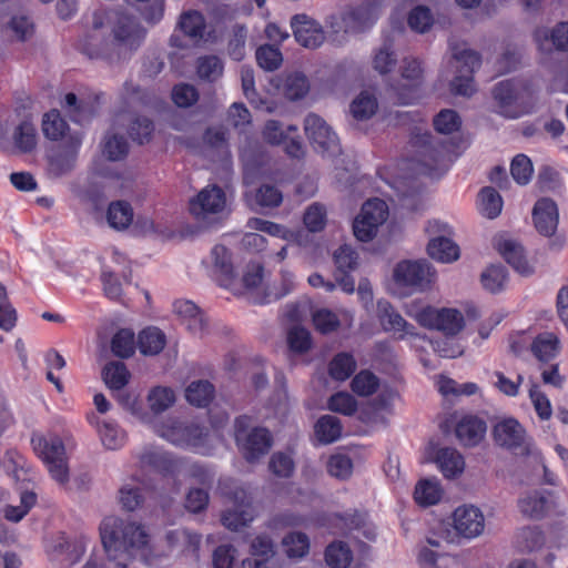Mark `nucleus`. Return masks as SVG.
Segmentation results:
<instances>
[{"label":"nucleus","mask_w":568,"mask_h":568,"mask_svg":"<svg viewBox=\"0 0 568 568\" xmlns=\"http://www.w3.org/2000/svg\"><path fill=\"white\" fill-rule=\"evenodd\" d=\"M146 33L140 19L132 13L94 11L91 28L81 38L79 49L89 59L120 63L130 60L140 50Z\"/></svg>","instance_id":"f257e3e1"},{"label":"nucleus","mask_w":568,"mask_h":568,"mask_svg":"<svg viewBox=\"0 0 568 568\" xmlns=\"http://www.w3.org/2000/svg\"><path fill=\"white\" fill-rule=\"evenodd\" d=\"M100 536L106 555L105 568H131L132 559L144 556L149 544V536L141 525L115 516L102 520Z\"/></svg>","instance_id":"f03ea898"},{"label":"nucleus","mask_w":568,"mask_h":568,"mask_svg":"<svg viewBox=\"0 0 568 568\" xmlns=\"http://www.w3.org/2000/svg\"><path fill=\"white\" fill-rule=\"evenodd\" d=\"M536 93L529 79L500 81L491 89L493 111L505 119H519L532 111Z\"/></svg>","instance_id":"7ed1b4c3"},{"label":"nucleus","mask_w":568,"mask_h":568,"mask_svg":"<svg viewBox=\"0 0 568 568\" xmlns=\"http://www.w3.org/2000/svg\"><path fill=\"white\" fill-rule=\"evenodd\" d=\"M234 436L239 449L248 463L267 454L272 445L268 430L262 427H252V419L246 415L235 419Z\"/></svg>","instance_id":"20e7f679"},{"label":"nucleus","mask_w":568,"mask_h":568,"mask_svg":"<svg viewBox=\"0 0 568 568\" xmlns=\"http://www.w3.org/2000/svg\"><path fill=\"white\" fill-rule=\"evenodd\" d=\"M32 442L36 453L45 464L51 477L60 485H65L69 481L70 471L62 439L39 437Z\"/></svg>","instance_id":"39448f33"},{"label":"nucleus","mask_w":568,"mask_h":568,"mask_svg":"<svg viewBox=\"0 0 568 568\" xmlns=\"http://www.w3.org/2000/svg\"><path fill=\"white\" fill-rule=\"evenodd\" d=\"M161 437L180 447H202L207 437V429L194 422L168 420L159 429Z\"/></svg>","instance_id":"423d86ee"},{"label":"nucleus","mask_w":568,"mask_h":568,"mask_svg":"<svg viewBox=\"0 0 568 568\" xmlns=\"http://www.w3.org/2000/svg\"><path fill=\"white\" fill-rule=\"evenodd\" d=\"M453 60L457 74L450 82L452 92L458 95L470 97L474 91L473 73L479 69L481 58L478 52L470 49L455 50Z\"/></svg>","instance_id":"0eeeda50"},{"label":"nucleus","mask_w":568,"mask_h":568,"mask_svg":"<svg viewBox=\"0 0 568 568\" xmlns=\"http://www.w3.org/2000/svg\"><path fill=\"white\" fill-rule=\"evenodd\" d=\"M388 216V206L385 201L372 199L366 201L359 215L353 223V232L362 242L371 241L377 233V229Z\"/></svg>","instance_id":"6e6552de"},{"label":"nucleus","mask_w":568,"mask_h":568,"mask_svg":"<svg viewBox=\"0 0 568 568\" xmlns=\"http://www.w3.org/2000/svg\"><path fill=\"white\" fill-rule=\"evenodd\" d=\"M81 143V133L72 132L62 144L50 152L48 155V174L51 178H62L73 171Z\"/></svg>","instance_id":"1a4fd4ad"},{"label":"nucleus","mask_w":568,"mask_h":568,"mask_svg":"<svg viewBox=\"0 0 568 568\" xmlns=\"http://www.w3.org/2000/svg\"><path fill=\"white\" fill-rule=\"evenodd\" d=\"M304 131L314 149L326 156L341 153L339 140L324 119L311 113L304 120Z\"/></svg>","instance_id":"9d476101"},{"label":"nucleus","mask_w":568,"mask_h":568,"mask_svg":"<svg viewBox=\"0 0 568 568\" xmlns=\"http://www.w3.org/2000/svg\"><path fill=\"white\" fill-rule=\"evenodd\" d=\"M435 276L436 272L427 261H403L394 270L396 283L415 291L428 288Z\"/></svg>","instance_id":"9b49d317"},{"label":"nucleus","mask_w":568,"mask_h":568,"mask_svg":"<svg viewBox=\"0 0 568 568\" xmlns=\"http://www.w3.org/2000/svg\"><path fill=\"white\" fill-rule=\"evenodd\" d=\"M416 320L424 327L438 329L450 336L458 334L465 325L463 314L456 308L425 307L417 313Z\"/></svg>","instance_id":"f8f14e48"},{"label":"nucleus","mask_w":568,"mask_h":568,"mask_svg":"<svg viewBox=\"0 0 568 568\" xmlns=\"http://www.w3.org/2000/svg\"><path fill=\"white\" fill-rule=\"evenodd\" d=\"M225 205L224 191L217 185H209L190 201V212L199 221H206L211 215L221 213Z\"/></svg>","instance_id":"ddd939ff"},{"label":"nucleus","mask_w":568,"mask_h":568,"mask_svg":"<svg viewBox=\"0 0 568 568\" xmlns=\"http://www.w3.org/2000/svg\"><path fill=\"white\" fill-rule=\"evenodd\" d=\"M493 437L500 447L519 449L521 453L529 449L526 430L515 418L499 420L493 428Z\"/></svg>","instance_id":"4468645a"},{"label":"nucleus","mask_w":568,"mask_h":568,"mask_svg":"<svg viewBox=\"0 0 568 568\" xmlns=\"http://www.w3.org/2000/svg\"><path fill=\"white\" fill-rule=\"evenodd\" d=\"M291 26L296 41L304 48L316 49L326 39L322 24L305 13L293 16Z\"/></svg>","instance_id":"2eb2a0df"},{"label":"nucleus","mask_w":568,"mask_h":568,"mask_svg":"<svg viewBox=\"0 0 568 568\" xmlns=\"http://www.w3.org/2000/svg\"><path fill=\"white\" fill-rule=\"evenodd\" d=\"M532 222L540 235L546 237L554 236L559 223L557 203L550 197L539 199L532 209Z\"/></svg>","instance_id":"dca6fc26"},{"label":"nucleus","mask_w":568,"mask_h":568,"mask_svg":"<svg viewBox=\"0 0 568 568\" xmlns=\"http://www.w3.org/2000/svg\"><path fill=\"white\" fill-rule=\"evenodd\" d=\"M410 144L414 149L416 161L425 168L420 172L426 173L439 158V142L435 141L432 133L416 129L412 134Z\"/></svg>","instance_id":"f3484780"},{"label":"nucleus","mask_w":568,"mask_h":568,"mask_svg":"<svg viewBox=\"0 0 568 568\" xmlns=\"http://www.w3.org/2000/svg\"><path fill=\"white\" fill-rule=\"evenodd\" d=\"M454 527L459 535L474 538L483 534L485 517L475 506H460L454 511Z\"/></svg>","instance_id":"a211bd4d"},{"label":"nucleus","mask_w":568,"mask_h":568,"mask_svg":"<svg viewBox=\"0 0 568 568\" xmlns=\"http://www.w3.org/2000/svg\"><path fill=\"white\" fill-rule=\"evenodd\" d=\"M377 317L385 332L398 334L399 338H404L406 335H415L414 325L406 322L388 301L381 300L377 302Z\"/></svg>","instance_id":"6ab92c4d"},{"label":"nucleus","mask_w":568,"mask_h":568,"mask_svg":"<svg viewBox=\"0 0 568 568\" xmlns=\"http://www.w3.org/2000/svg\"><path fill=\"white\" fill-rule=\"evenodd\" d=\"M176 31H180L192 44L199 43L205 39L206 19L197 10H185L179 16Z\"/></svg>","instance_id":"aec40b11"},{"label":"nucleus","mask_w":568,"mask_h":568,"mask_svg":"<svg viewBox=\"0 0 568 568\" xmlns=\"http://www.w3.org/2000/svg\"><path fill=\"white\" fill-rule=\"evenodd\" d=\"M554 506L551 493L548 490H536L518 500L520 513L531 519L542 518Z\"/></svg>","instance_id":"412c9836"},{"label":"nucleus","mask_w":568,"mask_h":568,"mask_svg":"<svg viewBox=\"0 0 568 568\" xmlns=\"http://www.w3.org/2000/svg\"><path fill=\"white\" fill-rule=\"evenodd\" d=\"M487 430L486 423L476 416H465L455 428V434L462 445L474 447L485 437Z\"/></svg>","instance_id":"4be33fe9"},{"label":"nucleus","mask_w":568,"mask_h":568,"mask_svg":"<svg viewBox=\"0 0 568 568\" xmlns=\"http://www.w3.org/2000/svg\"><path fill=\"white\" fill-rule=\"evenodd\" d=\"M496 248L518 273L528 275L532 272V267L529 265L520 243L510 239H500L496 243Z\"/></svg>","instance_id":"5701e85b"},{"label":"nucleus","mask_w":568,"mask_h":568,"mask_svg":"<svg viewBox=\"0 0 568 568\" xmlns=\"http://www.w3.org/2000/svg\"><path fill=\"white\" fill-rule=\"evenodd\" d=\"M540 50L550 52L552 48L568 50V22H560L552 29H538L535 33Z\"/></svg>","instance_id":"b1692460"},{"label":"nucleus","mask_w":568,"mask_h":568,"mask_svg":"<svg viewBox=\"0 0 568 568\" xmlns=\"http://www.w3.org/2000/svg\"><path fill=\"white\" fill-rule=\"evenodd\" d=\"M174 313L186 325L187 329L194 335H201L204 332L205 320L201 310L191 301H176L174 303Z\"/></svg>","instance_id":"393cba45"},{"label":"nucleus","mask_w":568,"mask_h":568,"mask_svg":"<svg viewBox=\"0 0 568 568\" xmlns=\"http://www.w3.org/2000/svg\"><path fill=\"white\" fill-rule=\"evenodd\" d=\"M376 18V6L371 2H364L345 13L343 21L346 23L347 29L362 31L372 26Z\"/></svg>","instance_id":"a878e982"},{"label":"nucleus","mask_w":568,"mask_h":568,"mask_svg":"<svg viewBox=\"0 0 568 568\" xmlns=\"http://www.w3.org/2000/svg\"><path fill=\"white\" fill-rule=\"evenodd\" d=\"M435 460L446 478L459 476L465 468L464 457L457 449L452 447L439 448Z\"/></svg>","instance_id":"bb28decb"},{"label":"nucleus","mask_w":568,"mask_h":568,"mask_svg":"<svg viewBox=\"0 0 568 568\" xmlns=\"http://www.w3.org/2000/svg\"><path fill=\"white\" fill-rule=\"evenodd\" d=\"M428 255L442 263H450L459 257V247L447 236L440 235L429 240Z\"/></svg>","instance_id":"cd10ccee"},{"label":"nucleus","mask_w":568,"mask_h":568,"mask_svg":"<svg viewBox=\"0 0 568 568\" xmlns=\"http://www.w3.org/2000/svg\"><path fill=\"white\" fill-rule=\"evenodd\" d=\"M224 71L223 61L217 55H202L196 60V74L206 82H215Z\"/></svg>","instance_id":"c85d7f7f"},{"label":"nucleus","mask_w":568,"mask_h":568,"mask_svg":"<svg viewBox=\"0 0 568 568\" xmlns=\"http://www.w3.org/2000/svg\"><path fill=\"white\" fill-rule=\"evenodd\" d=\"M138 346L144 355H156L165 346V335L156 327H148L139 334Z\"/></svg>","instance_id":"c756f323"},{"label":"nucleus","mask_w":568,"mask_h":568,"mask_svg":"<svg viewBox=\"0 0 568 568\" xmlns=\"http://www.w3.org/2000/svg\"><path fill=\"white\" fill-rule=\"evenodd\" d=\"M131 374L122 362H111L102 369V378L106 386L121 390L130 381Z\"/></svg>","instance_id":"7c9ffc66"},{"label":"nucleus","mask_w":568,"mask_h":568,"mask_svg":"<svg viewBox=\"0 0 568 568\" xmlns=\"http://www.w3.org/2000/svg\"><path fill=\"white\" fill-rule=\"evenodd\" d=\"M108 222L115 230L126 229L133 220V210L125 201H115L109 205Z\"/></svg>","instance_id":"2f4dec72"},{"label":"nucleus","mask_w":568,"mask_h":568,"mask_svg":"<svg viewBox=\"0 0 568 568\" xmlns=\"http://www.w3.org/2000/svg\"><path fill=\"white\" fill-rule=\"evenodd\" d=\"M353 560V552L344 541H334L326 547L325 561L332 568H347Z\"/></svg>","instance_id":"473e14b6"},{"label":"nucleus","mask_w":568,"mask_h":568,"mask_svg":"<svg viewBox=\"0 0 568 568\" xmlns=\"http://www.w3.org/2000/svg\"><path fill=\"white\" fill-rule=\"evenodd\" d=\"M68 129V123L62 119L59 111L51 110L44 115L42 121V131L45 138L52 141H58L60 139H63L64 141L70 134H67Z\"/></svg>","instance_id":"72a5a7b5"},{"label":"nucleus","mask_w":568,"mask_h":568,"mask_svg":"<svg viewBox=\"0 0 568 568\" xmlns=\"http://www.w3.org/2000/svg\"><path fill=\"white\" fill-rule=\"evenodd\" d=\"M315 433L320 442L324 444H331L337 440L342 435L339 418L333 415L322 416L315 425Z\"/></svg>","instance_id":"f704fd0d"},{"label":"nucleus","mask_w":568,"mask_h":568,"mask_svg":"<svg viewBox=\"0 0 568 568\" xmlns=\"http://www.w3.org/2000/svg\"><path fill=\"white\" fill-rule=\"evenodd\" d=\"M442 494L443 490L437 480L423 479L416 485L414 497L417 504L422 506H430L440 500Z\"/></svg>","instance_id":"c9c22d12"},{"label":"nucleus","mask_w":568,"mask_h":568,"mask_svg":"<svg viewBox=\"0 0 568 568\" xmlns=\"http://www.w3.org/2000/svg\"><path fill=\"white\" fill-rule=\"evenodd\" d=\"M377 108L376 97L368 91H363L353 100L349 110L355 119L367 120L376 113Z\"/></svg>","instance_id":"e433bc0d"},{"label":"nucleus","mask_w":568,"mask_h":568,"mask_svg":"<svg viewBox=\"0 0 568 568\" xmlns=\"http://www.w3.org/2000/svg\"><path fill=\"white\" fill-rule=\"evenodd\" d=\"M13 142L22 153H29L37 145V130L31 121H22L13 132Z\"/></svg>","instance_id":"4c0bfd02"},{"label":"nucleus","mask_w":568,"mask_h":568,"mask_svg":"<svg viewBox=\"0 0 568 568\" xmlns=\"http://www.w3.org/2000/svg\"><path fill=\"white\" fill-rule=\"evenodd\" d=\"M559 339L551 333L537 336L531 344V352L541 362H548L558 353Z\"/></svg>","instance_id":"58836bf2"},{"label":"nucleus","mask_w":568,"mask_h":568,"mask_svg":"<svg viewBox=\"0 0 568 568\" xmlns=\"http://www.w3.org/2000/svg\"><path fill=\"white\" fill-rule=\"evenodd\" d=\"M213 392L214 388L210 382L196 381L187 386L185 397L191 405L204 407L212 400Z\"/></svg>","instance_id":"ea45409f"},{"label":"nucleus","mask_w":568,"mask_h":568,"mask_svg":"<svg viewBox=\"0 0 568 568\" xmlns=\"http://www.w3.org/2000/svg\"><path fill=\"white\" fill-rule=\"evenodd\" d=\"M507 281V271L500 264H491L480 274V282L490 293L500 292Z\"/></svg>","instance_id":"a19ab883"},{"label":"nucleus","mask_w":568,"mask_h":568,"mask_svg":"<svg viewBox=\"0 0 568 568\" xmlns=\"http://www.w3.org/2000/svg\"><path fill=\"white\" fill-rule=\"evenodd\" d=\"M102 151L110 161H120L126 156L129 143L123 135L108 132L103 140Z\"/></svg>","instance_id":"79ce46f5"},{"label":"nucleus","mask_w":568,"mask_h":568,"mask_svg":"<svg viewBox=\"0 0 568 568\" xmlns=\"http://www.w3.org/2000/svg\"><path fill=\"white\" fill-rule=\"evenodd\" d=\"M356 369V361L348 353H339L329 363V375L336 381H346Z\"/></svg>","instance_id":"37998d69"},{"label":"nucleus","mask_w":568,"mask_h":568,"mask_svg":"<svg viewBox=\"0 0 568 568\" xmlns=\"http://www.w3.org/2000/svg\"><path fill=\"white\" fill-rule=\"evenodd\" d=\"M254 518L253 507L233 509L230 508L222 515V524L230 530L237 531L245 527Z\"/></svg>","instance_id":"c03bdc74"},{"label":"nucleus","mask_w":568,"mask_h":568,"mask_svg":"<svg viewBox=\"0 0 568 568\" xmlns=\"http://www.w3.org/2000/svg\"><path fill=\"white\" fill-rule=\"evenodd\" d=\"M112 353L121 358L131 357L134 354L135 341L131 329H120L111 341Z\"/></svg>","instance_id":"a18cd8bd"},{"label":"nucleus","mask_w":568,"mask_h":568,"mask_svg":"<svg viewBox=\"0 0 568 568\" xmlns=\"http://www.w3.org/2000/svg\"><path fill=\"white\" fill-rule=\"evenodd\" d=\"M99 435L103 446L110 450L121 448L125 442L124 433L112 422H102L99 426Z\"/></svg>","instance_id":"49530a36"},{"label":"nucleus","mask_w":568,"mask_h":568,"mask_svg":"<svg viewBox=\"0 0 568 568\" xmlns=\"http://www.w3.org/2000/svg\"><path fill=\"white\" fill-rule=\"evenodd\" d=\"M352 390L358 396H371L379 387V378L369 371H361L351 383Z\"/></svg>","instance_id":"de8ad7c7"},{"label":"nucleus","mask_w":568,"mask_h":568,"mask_svg":"<svg viewBox=\"0 0 568 568\" xmlns=\"http://www.w3.org/2000/svg\"><path fill=\"white\" fill-rule=\"evenodd\" d=\"M151 410L155 414L163 413L170 408L175 402V394L169 387H154L148 396Z\"/></svg>","instance_id":"09e8293b"},{"label":"nucleus","mask_w":568,"mask_h":568,"mask_svg":"<svg viewBox=\"0 0 568 568\" xmlns=\"http://www.w3.org/2000/svg\"><path fill=\"white\" fill-rule=\"evenodd\" d=\"M479 201L481 213L488 219H495L500 214L503 200L495 189L484 187L479 193Z\"/></svg>","instance_id":"8fccbe9b"},{"label":"nucleus","mask_w":568,"mask_h":568,"mask_svg":"<svg viewBox=\"0 0 568 568\" xmlns=\"http://www.w3.org/2000/svg\"><path fill=\"white\" fill-rule=\"evenodd\" d=\"M143 500L142 489L136 483L124 484L119 490V503L128 511L135 510Z\"/></svg>","instance_id":"3c124183"},{"label":"nucleus","mask_w":568,"mask_h":568,"mask_svg":"<svg viewBox=\"0 0 568 568\" xmlns=\"http://www.w3.org/2000/svg\"><path fill=\"white\" fill-rule=\"evenodd\" d=\"M247 30L242 24L234 26L227 44V53L234 61H242L246 54Z\"/></svg>","instance_id":"603ef678"},{"label":"nucleus","mask_w":568,"mask_h":568,"mask_svg":"<svg viewBox=\"0 0 568 568\" xmlns=\"http://www.w3.org/2000/svg\"><path fill=\"white\" fill-rule=\"evenodd\" d=\"M532 172V163L527 155L518 154L513 159L510 173L518 184L526 185L530 181Z\"/></svg>","instance_id":"864d4df0"},{"label":"nucleus","mask_w":568,"mask_h":568,"mask_svg":"<svg viewBox=\"0 0 568 568\" xmlns=\"http://www.w3.org/2000/svg\"><path fill=\"white\" fill-rule=\"evenodd\" d=\"M284 88L285 94L290 100H298L308 92L310 83L303 73L295 72L287 75Z\"/></svg>","instance_id":"5fc2aeb1"},{"label":"nucleus","mask_w":568,"mask_h":568,"mask_svg":"<svg viewBox=\"0 0 568 568\" xmlns=\"http://www.w3.org/2000/svg\"><path fill=\"white\" fill-rule=\"evenodd\" d=\"M327 407L332 412L351 416L357 410V402L351 394L338 392L329 397Z\"/></svg>","instance_id":"6e6d98bb"},{"label":"nucleus","mask_w":568,"mask_h":568,"mask_svg":"<svg viewBox=\"0 0 568 568\" xmlns=\"http://www.w3.org/2000/svg\"><path fill=\"white\" fill-rule=\"evenodd\" d=\"M256 60L261 68L266 71H274L282 63V53L274 45L264 44L256 50Z\"/></svg>","instance_id":"4d7b16f0"},{"label":"nucleus","mask_w":568,"mask_h":568,"mask_svg":"<svg viewBox=\"0 0 568 568\" xmlns=\"http://www.w3.org/2000/svg\"><path fill=\"white\" fill-rule=\"evenodd\" d=\"M211 255L216 271L224 276L223 284L226 285L233 276V266L229 251L223 245H215L212 248Z\"/></svg>","instance_id":"13d9d810"},{"label":"nucleus","mask_w":568,"mask_h":568,"mask_svg":"<svg viewBox=\"0 0 568 568\" xmlns=\"http://www.w3.org/2000/svg\"><path fill=\"white\" fill-rule=\"evenodd\" d=\"M327 471L338 479H347L353 473L352 459L344 454L332 455L327 460Z\"/></svg>","instance_id":"bf43d9fd"},{"label":"nucleus","mask_w":568,"mask_h":568,"mask_svg":"<svg viewBox=\"0 0 568 568\" xmlns=\"http://www.w3.org/2000/svg\"><path fill=\"white\" fill-rule=\"evenodd\" d=\"M312 318L315 328L322 334H329L339 327L337 315L327 308L315 311Z\"/></svg>","instance_id":"052dcab7"},{"label":"nucleus","mask_w":568,"mask_h":568,"mask_svg":"<svg viewBox=\"0 0 568 568\" xmlns=\"http://www.w3.org/2000/svg\"><path fill=\"white\" fill-rule=\"evenodd\" d=\"M517 541L524 550L532 551L544 545L545 538L537 527H524L517 535Z\"/></svg>","instance_id":"680f3d73"},{"label":"nucleus","mask_w":568,"mask_h":568,"mask_svg":"<svg viewBox=\"0 0 568 568\" xmlns=\"http://www.w3.org/2000/svg\"><path fill=\"white\" fill-rule=\"evenodd\" d=\"M434 126L439 133L450 134L459 129L460 118L454 110H442L434 118Z\"/></svg>","instance_id":"e2e57ef3"},{"label":"nucleus","mask_w":568,"mask_h":568,"mask_svg":"<svg viewBox=\"0 0 568 568\" xmlns=\"http://www.w3.org/2000/svg\"><path fill=\"white\" fill-rule=\"evenodd\" d=\"M172 100L180 108H189L197 102L199 92L191 84L180 83L172 90Z\"/></svg>","instance_id":"0e129e2a"},{"label":"nucleus","mask_w":568,"mask_h":568,"mask_svg":"<svg viewBox=\"0 0 568 568\" xmlns=\"http://www.w3.org/2000/svg\"><path fill=\"white\" fill-rule=\"evenodd\" d=\"M153 130V122L150 119L136 116L131 121L129 134L133 141L143 144L150 140Z\"/></svg>","instance_id":"69168bd1"},{"label":"nucleus","mask_w":568,"mask_h":568,"mask_svg":"<svg viewBox=\"0 0 568 568\" xmlns=\"http://www.w3.org/2000/svg\"><path fill=\"white\" fill-rule=\"evenodd\" d=\"M397 63V58L389 44H384L374 55L373 67L381 73L390 72Z\"/></svg>","instance_id":"338daca9"},{"label":"nucleus","mask_w":568,"mask_h":568,"mask_svg":"<svg viewBox=\"0 0 568 568\" xmlns=\"http://www.w3.org/2000/svg\"><path fill=\"white\" fill-rule=\"evenodd\" d=\"M7 23V29L10 30L13 37L19 41H27L34 33L33 23L24 16L11 17Z\"/></svg>","instance_id":"774afa93"}]
</instances>
